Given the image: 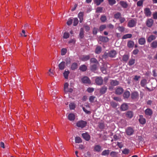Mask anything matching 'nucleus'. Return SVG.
<instances>
[{
  "instance_id": "nucleus-62",
  "label": "nucleus",
  "mask_w": 157,
  "mask_h": 157,
  "mask_svg": "<svg viewBox=\"0 0 157 157\" xmlns=\"http://www.w3.org/2000/svg\"><path fill=\"white\" fill-rule=\"evenodd\" d=\"M129 150L127 149H125L122 151V153L124 154H127L129 153Z\"/></svg>"
},
{
  "instance_id": "nucleus-54",
  "label": "nucleus",
  "mask_w": 157,
  "mask_h": 157,
  "mask_svg": "<svg viewBox=\"0 0 157 157\" xmlns=\"http://www.w3.org/2000/svg\"><path fill=\"white\" fill-rule=\"evenodd\" d=\"M103 10V8L101 7H97L96 9V13H101Z\"/></svg>"
},
{
  "instance_id": "nucleus-22",
  "label": "nucleus",
  "mask_w": 157,
  "mask_h": 157,
  "mask_svg": "<svg viewBox=\"0 0 157 157\" xmlns=\"http://www.w3.org/2000/svg\"><path fill=\"white\" fill-rule=\"evenodd\" d=\"M119 81L116 80H112L111 81L110 84L112 86H115L118 85L119 84Z\"/></svg>"
},
{
  "instance_id": "nucleus-60",
  "label": "nucleus",
  "mask_w": 157,
  "mask_h": 157,
  "mask_svg": "<svg viewBox=\"0 0 157 157\" xmlns=\"http://www.w3.org/2000/svg\"><path fill=\"white\" fill-rule=\"evenodd\" d=\"M98 29L97 28L94 27L93 30V33L94 35H96L97 33Z\"/></svg>"
},
{
  "instance_id": "nucleus-58",
  "label": "nucleus",
  "mask_w": 157,
  "mask_h": 157,
  "mask_svg": "<svg viewBox=\"0 0 157 157\" xmlns=\"http://www.w3.org/2000/svg\"><path fill=\"white\" fill-rule=\"evenodd\" d=\"M66 64L67 65L70 64L71 62V60L70 58H67L65 60Z\"/></svg>"
},
{
  "instance_id": "nucleus-43",
  "label": "nucleus",
  "mask_w": 157,
  "mask_h": 157,
  "mask_svg": "<svg viewBox=\"0 0 157 157\" xmlns=\"http://www.w3.org/2000/svg\"><path fill=\"white\" fill-rule=\"evenodd\" d=\"M69 106L71 110L74 109L75 108V105L74 103H71L69 105Z\"/></svg>"
},
{
  "instance_id": "nucleus-15",
  "label": "nucleus",
  "mask_w": 157,
  "mask_h": 157,
  "mask_svg": "<svg viewBox=\"0 0 157 157\" xmlns=\"http://www.w3.org/2000/svg\"><path fill=\"white\" fill-rule=\"evenodd\" d=\"M134 132L133 129L131 127H128L126 130L127 134L128 135H131Z\"/></svg>"
},
{
  "instance_id": "nucleus-55",
  "label": "nucleus",
  "mask_w": 157,
  "mask_h": 157,
  "mask_svg": "<svg viewBox=\"0 0 157 157\" xmlns=\"http://www.w3.org/2000/svg\"><path fill=\"white\" fill-rule=\"evenodd\" d=\"M106 28V26L105 25H102L99 27V30L100 31H102Z\"/></svg>"
},
{
  "instance_id": "nucleus-49",
  "label": "nucleus",
  "mask_w": 157,
  "mask_h": 157,
  "mask_svg": "<svg viewBox=\"0 0 157 157\" xmlns=\"http://www.w3.org/2000/svg\"><path fill=\"white\" fill-rule=\"evenodd\" d=\"M109 57V53H107V52H105L102 56V58L103 59H106L108 58Z\"/></svg>"
},
{
  "instance_id": "nucleus-38",
  "label": "nucleus",
  "mask_w": 157,
  "mask_h": 157,
  "mask_svg": "<svg viewBox=\"0 0 157 157\" xmlns=\"http://www.w3.org/2000/svg\"><path fill=\"white\" fill-rule=\"evenodd\" d=\"M70 72L69 71L65 70L64 73H63V76L65 79H67L68 78V76Z\"/></svg>"
},
{
  "instance_id": "nucleus-46",
  "label": "nucleus",
  "mask_w": 157,
  "mask_h": 157,
  "mask_svg": "<svg viewBox=\"0 0 157 157\" xmlns=\"http://www.w3.org/2000/svg\"><path fill=\"white\" fill-rule=\"evenodd\" d=\"M78 23V19L75 17L74 19V22H73V25L74 26H76Z\"/></svg>"
},
{
  "instance_id": "nucleus-41",
  "label": "nucleus",
  "mask_w": 157,
  "mask_h": 157,
  "mask_svg": "<svg viewBox=\"0 0 157 157\" xmlns=\"http://www.w3.org/2000/svg\"><path fill=\"white\" fill-rule=\"evenodd\" d=\"M147 82L146 80L144 79L141 80L140 82V85L142 87H144Z\"/></svg>"
},
{
  "instance_id": "nucleus-5",
  "label": "nucleus",
  "mask_w": 157,
  "mask_h": 157,
  "mask_svg": "<svg viewBox=\"0 0 157 157\" xmlns=\"http://www.w3.org/2000/svg\"><path fill=\"white\" fill-rule=\"evenodd\" d=\"M81 81L82 83L85 84H90L91 82L89 78L87 76H84L82 78Z\"/></svg>"
},
{
  "instance_id": "nucleus-12",
  "label": "nucleus",
  "mask_w": 157,
  "mask_h": 157,
  "mask_svg": "<svg viewBox=\"0 0 157 157\" xmlns=\"http://www.w3.org/2000/svg\"><path fill=\"white\" fill-rule=\"evenodd\" d=\"M98 39L99 41L103 42H107L109 41V38L105 36H99Z\"/></svg>"
},
{
  "instance_id": "nucleus-64",
  "label": "nucleus",
  "mask_w": 157,
  "mask_h": 157,
  "mask_svg": "<svg viewBox=\"0 0 157 157\" xmlns=\"http://www.w3.org/2000/svg\"><path fill=\"white\" fill-rule=\"evenodd\" d=\"M153 16L154 19H157V12H155L153 14Z\"/></svg>"
},
{
  "instance_id": "nucleus-59",
  "label": "nucleus",
  "mask_w": 157,
  "mask_h": 157,
  "mask_svg": "<svg viewBox=\"0 0 157 157\" xmlns=\"http://www.w3.org/2000/svg\"><path fill=\"white\" fill-rule=\"evenodd\" d=\"M95 98V97L94 96H90L89 98V100L90 102H93Z\"/></svg>"
},
{
  "instance_id": "nucleus-21",
  "label": "nucleus",
  "mask_w": 157,
  "mask_h": 157,
  "mask_svg": "<svg viewBox=\"0 0 157 157\" xmlns=\"http://www.w3.org/2000/svg\"><path fill=\"white\" fill-rule=\"evenodd\" d=\"M138 42L139 44L141 45H143L144 44L146 43L145 39L144 37L140 38Z\"/></svg>"
},
{
  "instance_id": "nucleus-61",
  "label": "nucleus",
  "mask_w": 157,
  "mask_h": 157,
  "mask_svg": "<svg viewBox=\"0 0 157 157\" xmlns=\"http://www.w3.org/2000/svg\"><path fill=\"white\" fill-rule=\"evenodd\" d=\"M143 4V1L142 0H140L137 2V5L138 6H140L142 5Z\"/></svg>"
},
{
  "instance_id": "nucleus-28",
  "label": "nucleus",
  "mask_w": 157,
  "mask_h": 157,
  "mask_svg": "<svg viewBox=\"0 0 157 157\" xmlns=\"http://www.w3.org/2000/svg\"><path fill=\"white\" fill-rule=\"evenodd\" d=\"M151 48H155L157 47V41L155 40L152 42L150 44Z\"/></svg>"
},
{
  "instance_id": "nucleus-33",
  "label": "nucleus",
  "mask_w": 157,
  "mask_h": 157,
  "mask_svg": "<svg viewBox=\"0 0 157 157\" xmlns=\"http://www.w3.org/2000/svg\"><path fill=\"white\" fill-rule=\"evenodd\" d=\"M120 4L121 6L124 8H126L128 6V4L126 2L124 1H121L120 2Z\"/></svg>"
},
{
  "instance_id": "nucleus-27",
  "label": "nucleus",
  "mask_w": 157,
  "mask_h": 157,
  "mask_svg": "<svg viewBox=\"0 0 157 157\" xmlns=\"http://www.w3.org/2000/svg\"><path fill=\"white\" fill-rule=\"evenodd\" d=\"M84 31L83 28H81L80 30L79 36L80 39H82L84 37Z\"/></svg>"
},
{
  "instance_id": "nucleus-45",
  "label": "nucleus",
  "mask_w": 157,
  "mask_h": 157,
  "mask_svg": "<svg viewBox=\"0 0 157 157\" xmlns=\"http://www.w3.org/2000/svg\"><path fill=\"white\" fill-rule=\"evenodd\" d=\"M121 15V13L119 12H117L114 15V17L116 19L120 18Z\"/></svg>"
},
{
  "instance_id": "nucleus-37",
  "label": "nucleus",
  "mask_w": 157,
  "mask_h": 157,
  "mask_svg": "<svg viewBox=\"0 0 157 157\" xmlns=\"http://www.w3.org/2000/svg\"><path fill=\"white\" fill-rule=\"evenodd\" d=\"M132 36V35L131 34H127L125 35H124L122 37V39H124L127 38H131Z\"/></svg>"
},
{
  "instance_id": "nucleus-63",
  "label": "nucleus",
  "mask_w": 157,
  "mask_h": 157,
  "mask_svg": "<svg viewBox=\"0 0 157 157\" xmlns=\"http://www.w3.org/2000/svg\"><path fill=\"white\" fill-rule=\"evenodd\" d=\"M120 138L119 136L117 135H115L113 136L114 140L115 141H117Z\"/></svg>"
},
{
  "instance_id": "nucleus-3",
  "label": "nucleus",
  "mask_w": 157,
  "mask_h": 157,
  "mask_svg": "<svg viewBox=\"0 0 157 157\" xmlns=\"http://www.w3.org/2000/svg\"><path fill=\"white\" fill-rule=\"evenodd\" d=\"M139 94L138 92L134 91L132 92L131 94V98L134 101L138 100L139 98Z\"/></svg>"
},
{
  "instance_id": "nucleus-19",
  "label": "nucleus",
  "mask_w": 157,
  "mask_h": 157,
  "mask_svg": "<svg viewBox=\"0 0 157 157\" xmlns=\"http://www.w3.org/2000/svg\"><path fill=\"white\" fill-rule=\"evenodd\" d=\"M145 113L147 115L150 116L151 115L153 112L151 109L147 108L145 110Z\"/></svg>"
},
{
  "instance_id": "nucleus-9",
  "label": "nucleus",
  "mask_w": 157,
  "mask_h": 157,
  "mask_svg": "<svg viewBox=\"0 0 157 157\" xmlns=\"http://www.w3.org/2000/svg\"><path fill=\"white\" fill-rule=\"evenodd\" d=\"M139 122L142 124H144L146 122V119L144 118L143 116L142 115H140L139 116Z\"/></svg>"
},
{
  "instance_id": "nucleus-51",
  "label": "nucleus",
  "mask_w": 157,
  "mask_h": 157,
  "mask_svg": "<svg viewBox=\"0 0 157 157\" xmlns=\"http://www.w3.org/2000/svg\"><path fill=\"white\" fill-rule=\"evenodd\" d=\"M118 30L121 32H123L125 30V28L123 26H119L118 27Z\"/></svg>"
},
{
  "instance_id": "nucleus-17",
  "label": "nucleus",
  "mask_w": 157,
  "mask_h": 157,
  "mask_svg": "<svg viewBox=\"0 0 157 157\" xmlns=\"http://www.w3.org/2000/svg\"><path fill=\"white\" fill-rule=\"evenodd\" d=\"M82 136L86 141H89L90 139V136L87 133H82Z\"/></svg>"
},
{
  "instance_id": "nucleus-24",
  "label": "nucleus",
  "mask_w": 157,
  "mask_h": 157,
  "mask_svg": "<svg viewBox=\"0 0 157 157\" xmlns=\"http://www.w3.org/2000/svg\"><path fill=\"white\" fill-rule=\"evenodd\" d=\"M130 92L127 90L125 91L123 94V97L124 99H128L130 96Z\"/></svg>"
},
{
  "instance_id": "nucleus-8",
  "label": "nucleus",
  "mask_w": 157,
  "mask_h": 157,
  "mask_svg": "<svg viewBox=\"0 0 157 157\" xmlns=\"http://www.w3.org/2000/svg\"><path fill=\"white\" fill-rule=\"evenodd\" d=\"M156 38V36L151 35L147 38V41L148 43L151 42L152 40H154Z\"/></svg>"
},
{
  "instance_id": "nucleus-13",
  "label": "nucleus",
  "mask_w": 157,
  "mask_h": 157,
  "mask_svg": "<svg viewBox=\"0 0 157 157\" xmlns=\"http://www.w3.org/2000/svg\"><path fill=\"white\" fill-rule=\"evenodd\" d=\"M107 89L106 86H103L100 89V93L101 94H104L106 92Z\"/></svg>"
},
{
  "instance_id": "nucleus-31",
  "label": "nucleus",
  "mask_w": 157,
  "mask_h": 157,
  "mask_svg": "<svg viewBox=\"0 0 157 157\" xmlns=\"http://www.w3.org/2000/svg\"><path fill=\"white\" fill-rule=\"evenodd\" d=\"M101 51V48L99 46H97L95 50V53L96 54H99Z\"/></svg>"
},
{
  "instance_id": "nucleus-56",
  "label": "nucleus",
  "mask_w": 157,
  "mask_h": 157,
  "mask_svg": "<svg viewBox=\"0 0 157 157\" xmlns=\"http://www.w3.org/2000/svg\"><path fill=\"white\" fill-rule=\"evenodd\" d=\"M69 37V34L68 33L65 32L63 34V38L64 39H67Z\"/></svg>"
},
{
  "instance_id": "nucleus-2",
  "label": "nucleus",
  "mask_w": 157,
  "mask_h": 157,
  "mask_svg": "<svg viewBox=\"0 0 157 157\" xmlns=\"http://www.w3.org/2000/svg\"><path fill=\"white\" fill-rule=\"evenodd\" d=\"M87 124V122L82 120L78 121L76 123L77 126L79 128H82L85 127Z\"/></svg>"
},
{
  "instance_id": "nucleus-42",
  "label": "nucleus",
  "mask_w": 157,
  "mask_h": 157,
  "mask_svg": "<svg viewBox=\"0 0 157 157\" xmlns=\"http://www.w3.org/2000/svg\"><path fill=\"white\" fill-rule=\"evenodd\" d=\"M97 65L95 64H93L90 66V69L92 71H94L97 69Z\"/></svg>"
},
{
  "instance_id": "nucleus-30",
  "label": "nucleus",
  "mask_w": 157,
  "mask_h": 157,
  "mask_svg": "<svg viewBox=\"0 0 157 157\" xmlns=\"http://www.w3.org/2000/svg\"><path fill=\"white\" fill-rule=\"evenodd\" d=\"M134 43L133 41L130 40L128 41L127 43L128 47L130 48H132L133 47Z\"/></svg>"
},
{
  "instance_id": "nucleus-35",
  "label": "nucleus",
  "mask_w": 157,
  "mask_h": 157,
  "mask_svg": "<svg viewBox=\"0 0 157 157\" xmlns=\"http://www.w3.org/2000/svg\"><path fill=\"white\" fill-rule=\"evenodd\" d=\"M135 59H130L128 62V65L129 66H131L134 65L135 63Z\"/></svg>"
},
{
  "instance_id": "nucleus-4",
  "label": "nucleus",
  "mask_w": 157,
  "mask_h": 157,
  "mask_svg": "<svg viewBox=\"0 0 157 157\" xmlns=\"http://www.w3.org/2000/svg\"><path fill=\"white\" fill-rule=\"evenodd\" d=\"M103 81V80L102 78L101 77H97L95 80V83L98 85H102Z\"/></svg>"
},
{
  "instance_id": "nucleus-50",
  "label": "nucleus",
  "mask_w": 157,
  "mask_h": 157,
  "mask_svg": "<svg viewBox=\"0 0 157 157\" xmlns=\"http://www.w3.org/2000/svg\"><path fill=\"white\" fill-rule=\"evenodd\" d=\"M67 52V49L65 48H62L61 50V55L62 56L64 55Z\"/></svg>"
},
{
  "instance_id": "nucleus-20",
  "label": "nucleus",
  "mask_w": 157,
  "mask_h": 157,
  "mask_svg": "<svg viewBox=\"0 0 157 157\" xmlns=\"http://www.w3.org/2000/svg\"><path fill=\"white\" fill-rule=\"evenodd\" d=\"M90 58L89 55H83L81 58V60L82 61H86L89 60Z\"/></svg>"
},
{
  "instance_id": "nucleus-57",
  "label": "nucleus",
  "mask_w": 157,
  "mask_h": 157,
  "mask_svg": "<svg viewBox=\"0 0 157 157\" xmlns=\"http://www.w3.org/2000/svg\"><path fill=\"white\" fill-rule=\"evenodd\" d=\"M73 20V19L70 18L68 20V21H67V24L68 25H71L72 23Z\"/></svg>"
},
{
  "instance_id": "nucleus-40",
  "label": "nucleus",
  "mask_w": 157,
  "mask_h": 157,
  "mask_svg": "<svg viewBox=\"0 0 157 157\" xmlns=\"http://www.w3.org/2000/svg\"><path fill=\"white\" fill-rule=\"evenodd\" d=\"M82 142L81 138L79 136H76L75 137V142L76 143H79Z\"/></svg>"
},
{
  "instance_id": "nucleus-23",
  "label": "nucleus",
  "mask_w": 157,
  "mask_h": 157,
  "mask_svg": "<svg viewBox=\"0 0 157 157\" xmlns=\"http://www.w3.org/2000/svg\"><path fill=\"white\" fill-rule=\"evenodd\" d=\"M75 118V115L74 114L71 113L68 115V119L70 121H73Z\"/></svg>"
},
{
  "instance_id": "nucleus-6",
  "label": "nucleus",
  "mask_w": 157,
  "mask_h": 157,
  "mask_svg": "<svg viewBox=\"0 0 157 157\" xmlns=\"http://www.w3.org/2000/svg\"><path fill=\"white\" fill-rule=\"evenodd\" d=\"M144 12L145 15L147 17H150L151 14L150 9L148 8H146L144 9Z\"/></svg>"
},
{
  "instance_id": "nucleus-29",
  "label": "nucleus",
  "mask_w": 157,
  "mask_h": 157,
  "mask_svg": "<svg viewBox=\"0 0 157 157\" xmlns=\"http://www.w3.org/2000/svg\"><path fill=\"white\" fill-rule=\"evenodd\" d=\"M126 116L129 118H132L133 116V112L131 111H128L126 114Z\"/></svg>"
},
{
  "instance_id": "nucleus-44",
  "label": "nucleus",
  "mask_w": 157,
  "mask_h": 157,
  "mask_svg": "<svg viewBox=\"0 0 157 157\" xmlns=\"http://www.w3.org/2000/svg\"><path fill=\"white\" fill-rule=\"evenodd\" d=\"M118 153L115 151H112L110 153V155L111 157H117Z\"/></svg>"
},
{
  "instance_id": "nucleus-36",
  "label": "nucleus",
  "mask_w": 157,
  "mask_h": 157,
  "mask_svg": "<svg viewBox=\"0 0 157 157\" xmlns=\"http://www.w3.org/2000/svg\"><path fill=\"white\" fill-rule=\"evenodd\" d=\"M109 150H104L102 152L101 155L104 156H107L109 154Z\"/></svg>"
},
{
  "instance_id": "nucleus-48",
  "label": "nucleus",
  "mask_w": 157,
  "mask_h": 157,
  "mask_svg": "<svg viewBox=\"0 0 157 157\" xmlns=\"http://www.w3.org/2000/svg\"><path fill=\"white\" fill-rule=\"evenodd\" d=\"M69 84L67 83H65L64 86V90L65 92H67V89Z\"/></svg>"
},
{
  "instance_id": "nucleus-16",
  "label": "nucleus",
  "mask_w": 157,
  "mask_h": 157,
  "mask_svg": "<svg viewBox=\"0 0 157 157\" xmlns=\"http://www.w3.org/2000/svg\"><path fill=\"white\" fill-rule=\"evenodd\" d=\"M59 68L60 70H63L65 67V63L64 61L61 62L58 65Z\"/></svg>"
},
{
  "instance_id": "nucleus-47",
  "label": "nucleus",
  "mask_w": 157,
  "mask_h": 157,
  "mask_svg": "<svg viewBox=\"0 0 157 157\" xmlns=\"http://www.w3.org/2000/svg\"><path fill=\"white\" fill-rule=\"evenodd\" d=\"M108 1L109 4L110 6H113L116 2L115 0H108Z\"/></svg>"
},
{
  "instance_id": "nucleus-1",
  "label": "nucleus",
  "mask_w": 157,
  "mask_h": 157,
  "mask_svg": "<svg viewBox=\"0 0 157 157\" xmlns=\"http://www.w3.org/2000/svg\"><path fill=\"white\" fill-rule=\"evenodd\" d=\"M136 24V20L135 19H132L128 21V26L130 28L135 27Z\"/></svg>"
},
{
  "instance_id": "nucleus-10",
  "label": "nucleus",
  "mask_w": 157,
  "mask_h": 157,
  "mask_svg": "<svg viewBox=\"0 0 157 157\" xmlns=\"http://www.w3.org/2000/svg\"><path fill=\"white\" fill-rule=\"evenodd\" d=\"M109 57L111 58H114L115 57L117 54L116 51L115 50H111L109 52Z\"/></svg>"
},
{
  "instance_id": "nucleus-7",
  "label": "nucleus",
  "mask_w": 157,
  "mask_h": 157,
  "mask_svg": "<svg viewBox=\"0 0 157 157\" xmlns=\"http://www.w3.org/2000/svg\"><path fill=\"white\" fill-rule=\"evenodd\" d=\"M154 22L153 20L151 18L147 19L146 21V25L148 27L152 26Z\"/></svg>"
},
{
  "instance_id": "nucleus-11",
  "label": "nucleus",
  "mask_w": 157,
  "mask_h": 157,
  "mask_svg": "<svg viewBox=\"0 0 157 157\" xmlns=\"http://www.w3.org/2000/svg\"><path fill=\"white\" fill-rule=\"evenodd\" d=\"M84 13L80 12L78 14V17L79 18V22L82 23L83 20Z\"/></svg>"
},
{
  "instance_id": "nucleus-32",
  "label": "nucleus",
  "mask_w": 157,
  "mask_h": 157,
  "mask_svg": "<svg viewBox=\"0 0 157 157\" xmlns=\"http://www.w3.org/2000/svg\"><path fill=\"white\" fill-rule=\"evenodd\" d=\"M87 67L85 65H81L79 68V69L82 71H85L87 70Z\"/></svg>"
},
{
  "instance_id": "nucleus-34",
  "label": "nucleus",
  "mask_w": 157,
  "mask_h": 157,
  "mask_svg": "<svg viewBox=\"0 0 157 157\" xmlns=\"http://www.w3.org/2000/svg\"><path fill=\"white\" fill-rule=\"evenodd\" d=\"M129 58V55H124L123 56L122 59L124 62H127Z\"/></svg>"
},
{
  "instance_id": "nucleus-39",
  "label": "nucleus",
  "mask_w": 157,
  "mask_h": 157,
  "mask_svg": "<svg viewBox=\"0 0 157 157\" xmlns=\"http://www.w3.org/2000/svg\"><path fill=\"white\" fill-rule=\"evenodd\" d=\"M104 1V0H94V3L98 6L100 5L101 3Z\"/></svg>"
},
{
  "instance_id": "nucleus-14",
  "label": "nucleus",
  "mask_w": 157,
  "mask_h": 157,
  "mask_svg": "<svg viewBox=\"0 0 157 157\" xmlns=\"http://www.w3.org/2000/svg\"><path fill=\"white\" fill-rule=\"evenodd\" d=\"M102 150V149L100 145H97L94 146V150L95 151L97 152H99L101 151Z\"/></svg>"
},
{
  "instance_id": "nucleus-52",
  "label": "nucleus",
  "mask_w": 157,
  "mask_h": 157,
  "mask_svg": "<svg viewBox=\"0 0 157 157\" xmlns=\"http://www.w3.org/2000/svg\"><path fill=\"white\" fill-rule=\"evenodd\" d=\"M100 20L102 22H105L106 20V17L105 15H102L100 18Z\"/></svg>"
},
{
  "instance_id": "nucleus-18",
  "label": "nucleus",
  "mask_w": 157,
  "mask_h": 157,
  "mask_svg": "<svg viewBox=\"0 0 157 157\" xmlns=\"http://www.w3.org/2000/svg\"><path fill=\"white\" fill-rule=\"evenodd\" d=\"M123 89L121 87H118L116 90L115 93L117 94H122L123 92Z\"/></svg>"
},
{
  "instance_id": "nucleus-53",
  "label": "nucleus",
  "mask_w": 157,
  "mask_h": 157,
  "mask_svg": "<svg viewBox=\"0 0 157 157\" xmlns=\"http://www.w3.org/2000/svg\"><path fill=\"white\" fill-rule=\"evenodd\" d=\"M90 62L91 63H98L97 59L95 58H91L90 59Z\"/></svg>"
},
{
  "instance_id": "nucleus-25",
  "label": "nucleus",
  "mask_w": 157,
  "mask_h": 157,
  "mask_svg": "<svg viewBox=\"0 0 157 157\" xmlns=\"http://www.w3.org/2000/svg\"><path fill=\"white\" fill-rule=\"evenodd\" d=\"M128 105L125 103L122 104L121 106V109L122 111H125L128 109Z\"/></svg>"
},
{
  "instance_id": "nucleus-26",
  "label": "nucleus",
  "mask_w": 157,
  "mask_h": 157,
  "mask_svg": "<svg viewBox=\"0 0 157 157\" xmlns=\"http://www.w3.org/2000/svg\"><path fill=\"white\" fill-rule=\"evenodd\" d=\"M78 65L76 63H73L71 65V68L72 70L76 69L78 68Z\"/></svg>"
}]
</instances>
